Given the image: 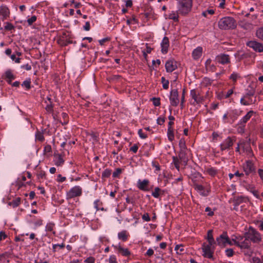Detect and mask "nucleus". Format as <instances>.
Instances as JSON below:
<instances>
[{
    "label": "nucleus",
    "mask_w": 263,
    "mask_h": 263,
    "mask_svg": "<svg viewBox=\"0 0 263 263\" xmlns=\"http://www.w3.org/2000/svg\"><path fill=\"white\" fill-rule=\"evenodd\" d=\"M233 93V90L232 89H229L227 92H225L223 94V98L224 99H227L229 98Z\"/></svg>",
    "instance_id": "49530a36"
},
{
    "label": "nucleus",
    "mask_w": 263,
    "mask_h": 263,
    "mask_svg": "<svg viewBox=\"0 0 263 263\" xmlns=\"http://www.w3.org/2000/svg\"><path fill=\"white\" fill-rule=\"evenodd\" d=\"M227 112L229 119V123L232 124L237 118V111L236 110H230Z\"/></svg>",
    "instance_id": "412c9836"
},
{
    "label": "nucleus",
    "mask_w": 263,
    "mask_h": 263,
    "mask_svg": "<svg viewBox=\"0 0 263 263\" xmlns=\"http://www.w3.org/2000/svg\"><path fill=\"white\" fill-rule=\"evenodd\" d=\"M149 181L147 179L143 180H139L137 182V187L139 189L143 191H148L149 190L148 185Z\"/></svg>",
    "instance_id": "2eb2a0df"
},
{
    "label": "nucleus",
    "mask_w": 263,
    "mask_h": 263,
    "mask_svg": "<svg viewBox=\"0 0 263 263\" xmlns=\"http://www.w3.org/2000/svg\"><path fill=\"white\" fill-rule=\"evenodd\" d=\"M36 20V17L35 15L32 16L27 20V23L29 25H31Z\"/></svg>",
    "instance_id": "09e8293b"
},
{
    "label": "nucleus",
    "mask_w": 263,
    "mask_h": 263,
    "mask_svg": "<svg viewBox=\"0 0 263 263\" xmlns=\"http://www.w3.org/2000/svg\"><path fill=\"white\" fill-rule=\"evenodd\" d=\"M190 95L191 98V103L193 105H200L205 101V97L201 89L195 88L191 90Z\"/></svg>",
    "instance_id": "f03ea898"
},
{
    "label": "nucleus",
    "mask_w": 263,
    "mask_h": 263,
    "mask_svg": "<svg viewBox=\"0 0 263 263\" xmlns=\"http://www.w3.org/2000/svg\"><path fill=\"white\" fill-rule=\"evenodd\" d=\"M55 228V224L53 222H48L45 227V230L46 232H51L53 235L55 234V231L54 230Z\"/></svg>",
    "instance_id": "393cba45"
},
{
    "label": "nucleus",
    "mask_w": 263,
    "mask_h": 263,
    "mask_svg": "<svg viewBox=\"0 0 263 263\" xmlns=\"http://www.w3.org/2000/svg\"><path fill=\"white\" fill-rule=\"evenodd\" d=\"M205 172L211 176H215L218 173V171L213 167L207 168Z\"/></svg>",
    "instance_id": "7c9ffc66"
},
{
    "label": "nucleus",
    "mask_w": 263,
    "mask_h": 263,
    "mask_svg": "<svg viewBox=\"0 0 263 263\" xmlns=\"http://www.w3.org/2000/svg\"><path fill=\"white\" fill-rule=\"evenodd\" d=\"M153 104L156 106H159L160 105V99L158 98H153Z\"/></svg>",
    "instance_id": "0e129e2a"
},
{
    "label": "nucleus",
    "mask_w": 263,
    "mask_h": 263,
    "mask_svg": "<svg viewBox=\"0 0 263 263\" xmlns=\"http://www.w3.org/2000/svg\"><path fill=\"white\" fill-rule=\"evenodd\" d=\"M35 140L40 142H42L44 140V137L43 133L37 131L35 133Z\"/></svg>",
    "instance_id": "f704fd0d"
},
{
    "label": "nucleus",
    "mask_w": 263,
    "mask_h": 263,
    "mask_svg": "<svg viewBox=\"0 0 263 263\" xmlns=\"http://www.w3.org/2000/svg\"><path fill=\"white\" fill-rule=\"evenodd\" d=\"M142 218L143 220L147 221V222L151 220V218H150L149 215L147 213L143 214L142 216Z\"/></svg>",
    "instance_id": "bf43d9fd"
},
{
    "label": "nucleus",
    "mask_w": 263,
    "mask_h": 263,
    "mask_svg": "<svg viewBox=\"0 0 263 263\" xmlns=\"http://www.w3.org/2000/svg\"><path fill=\"white\" fill-rule=\"evenodd\" d=\"M5 77L6 79L10 80H13L15 78V76L12 72L11 70L10 69L7 70L5 72Z\"/></svg>",
    "instance_id": "2f4dec72"
},
{
    "label": "nucleus",
    "mask_w": 263,
    "mask_h": 263,
    "mask_svg": "<svg viewBox=\"0 0 263 263\" xmlns=\"http://www.w3.org/2000/svg\"><path fill=\"white\" fill-rule=\"evenodd\" d=\"M240 76L237 73L233 72L230 77V79L232 80L233 81L236 82Z\"/></svg>",
    "instance_id": "a18cd8bd"
},
{
    "label": "nucleus",
    "mask_w": 263,
    "mask_h": 263,
    "mask_svg": "<svg viewBox=\"0 0 263 263\" xmlns=\"http://www.w3.org/2000/svg\"><path fill=\"white\" fill-rule=\"evenodd\" d=\"M58 182H63L66 180V177H62L61 175H59L58 176Z\"/></svg>",
    "instance_id": "338daca9"
},
{
    "label": "nucleus",
    "mask_w": 263,
    "mask_h": 263,
    "mask_svg": "<svg viewBox=\"0 0 263 263\" xmlns=\"http://www.w3.org/2000/svg\"><path fill=\"white\" fill-rule=\"evenodd\" d=\"M242 149L244 152H246V154L248 155L249 157H251L253 156L252 150L251 149L250 146L246 144L245 142V144L243 145Z\"/></svg>",
    "instance_id": "cd10ccee"
},
{
    "label": "nucleus",
    "mask_w": 263,
    "mask_h": 263,
    "mask_svg": "<svg viewBox=\"0 0 263 263\" xmlns=\"http://www.w3.org/2000/svg\"><path fill=\"white\" fill-rule=\"evenodd\" d=\"M226 254L228 257H231L233 255L234 252L232 249H228L225 251Z\"/></svg>",
    "instance_id": "6e6d98bb"
},
{
    "label": "nucleus",
    "mask_w": 263,
    "mask_h": 263,
    "mask_svg": "<svg viewBox=\"0 0 263 263\" xmlns=\"http://www.w3.org/2000/svg\"><path fill=\"white\" fill-rule=\"evenodd\" d=\"M10 15L9 9L5 6L0 7V16H2L3 20L7 19Z\"/></svg>",
    "instance_id": "6ab92c4d"
},
{
    "label": "nucleus",
    "mask_w": 263,
    "mask_h": 263,
    "mask_svg": "<svg viewBox=\"0 0 263 263\" xmlns=\"http://www.w3.org/2000/svg\"><path fill=\"white\" fill-rule=\"evenodd\" d=\"M30 84L31 81L30 80H29L24 81L22 83V86L26 87L27 89H29L30 88Z\"/></svg>",
    "instance_id": "de8ad7c7"
},
{
    "label": "nucleus",
    "mask_w": 263,
    "mask_h": 263,
    "mask_svg": "<svg viewBox=\"0 0 263 263\" xmlns=\"http://www.w3.org/2000/svg\"><path fill=\"white\" fill-rule=\"evenodd\" d=\"M218 26L221 29H233L236 27L237 23L232 17L226 16L219 21Z\"/></svg>",
    "instance_id": "7ed1b4c3"
},
{
    "label": "nucleus",
    "mask_w": 263,
    "mask_h": 263,
    "mask_svg": "<svg viewBox=\"0 0 263 263\" xmlns=\"http://www.w3.org/2000/svg\"><path fill=\"white\" fill-rule=\"evenodd\" d=\"M95 258L92 256H90V257L87 258L84 260V262L86 263H95Z\"/></svg>",
    "instance_id": "13d9d810"
},
{
    "label": "nucleus",
    "mask_w": 263,
    "mask_h": 263,
    "mask_svg": "<svg viewBox=\"0 0 263 263\" xmlns=\"http://www.w3.org/2000/svg\"><path fill=\"white\" fill-rule=\"evenodd\" d=\"M245 144V141L243 140L240 141L237 144V147L236 148V151L239 152L240 147H243V145Z\"/></svg>",
    "instance_id": "603ef678"
},
{
    "label": "nucleus",
    "mask_w": 263,
    "mask_h": 263,
    "mask_svg": "<svg viewBox=\"0 0 263 263\" xmlns=\"http://www.w3.org/2000/svg\"><path fill=\"white\" fill-rule=\"evenodd\" d=\"M108 261L109 263H118L116 257L115 255L110 256Z\"/></svg>",
    "instance_id": "5fc2aeb1"
},
{
    "label": "nucleus",
    "mask_w": 263,
    "mask_h": 263,
    "mask_svg": "<svg viewBox=\"0 0 263 263\" xmlns=\"http://www.w3.org/2000/svg\"><path fill=\"white\" fill-rule=\"evenodd\" d=\"M165 121V119L163 117H159L157 120V122L159 125H162Z\"/></svg>",
    "instance_id": "052dcab7"
},
{
    "label": "nucleus",
    "mask_w": 263,
    "mask_h": 263,
    "mask_svg": "<svg viewBox=\"0 0 263 263\" xmlns=\"http://www.w3.org/2000/svg\"><path fill=\"white\" fill-rule=\"evenodd\" d=\"M222 121L224 123H229V119L228 116V112L227 111L222 117Z\"/></svg>",
    "instance_id": "864d4df0"
},
{
    "label": "nucleus",
    "mask_w": 263,
    "mask_h": 263,
    "mask_svg": "<svg viewBox=\"0 0 263 263\" xmlns=\"http://www.w3.org/2000/svg\"><path fill=\"white\" fill-rule=\"evenodd\" d=\"M247 45L257 52H263V45L260 43L256 41H250L247 43Z\"/></svg>",
    "instance_id": "ddd939ff"
},
{
    "label": "nucleus",
    "mask_w": 263,
    "mask_h": 263,
    "mask_svg": "<svg viewBox=\"0 0 263 263\" xmlns=\"http://www.w3.org/2000/svg\"><path fill=\"white\" fill-rule=\"evenodd\" d=\"M216 246V242L211 243L204 242L202 245V250L203 252V255L204 257L211 258L213 257V254L214 252Z\"/></svg>",
    "instance_id": "20e7f679"
},
{
    "label": "nucleus",
    "mask_w": 263,
    "mask_h": 263,
    "mask_svg": "<svg viewBox=\"0 0 263 263\" xmlns=\"http://www.w3.org/2000/svg\"><path fill=\"white\" fill-rule=\"evenodd\" d=\"M161 82L162 83L163 88L164 89H167L168 88L169 81L166 80L164 77H162Z\"/></svg>",
    "instance_id": "4c0bfd02"
},
{
    "label": "nucleus",
    "mask_w": 263,
    "mask_h": 263,
    "mask_svg": "<svg viewBox=\"0 0 263 263\" xmlns=\"http://www.w3.org/2000/svg\"><path fill=\"white\" fill-rule=\"evenodd\" d=\"M179 13L176 11H172L168 15V18L170 20H173L174 22H177L178 21Z\"/></svg>",
    "instance_id": "b1692460"
},
{
    "label": "nucleus",
    "mask_w": 263,
    "mask_h": 263,
    "mask_svg": "<svg viewBox=\"0 0 263 263\" xmlns=\"http://www.w3.org/2000/svg\"><path fill=\"white\" fill-rule=\"evenodd\" d=\"M163 191L161 190L159 187H156L152 192V195L155 198H158L160 195L163 194Z\"/></svg>",
    "instance_id": "a878e982"
},
{
    "label": "nucleus",
    "mask_w": 263,
    "mask_h": 263,
    "mask_svg": "<svg viewBox=\"0 0 263 263\" xmlns=\"http://www.w3.org/2000/svg\"><path fill=\"white\" fill-rule=\"evenodd\" d=\"M180 160H179V159H178L177 158H176L175 157H173V162L174 163V165H175V167L178 170H179V161Z\"/></svg>",
    "instance_id": "8fccbe9b"
},
{
    "label": "nucleus",
    "mask_w": 263,
    "mask_h": 263,
    "mask_svg": "<svg viewBox=\"0 0 263 263\" xmlns=\"http://www.w3.org/2000/svg\"><path fill=\"white\" fill-rule=\"evenodd\" d=\"M247 99L245 98V96H244L241 99H240V103L243 105H249L251 104H252L254 103L256 101V100L254 99V101H252L251 100H246Z\"/></svg>",
    "instance_id": "c756f323"
},
{
    "label": "nucleus",
    "mask_w": 263,
    "mask_h": 263,
    "mask_svg": "<svg viewBox=\"0 0 263 263\" xmlns=\"http://www.w3.org/2000/svg\"><path fill=\"white\" fill-rule=\"evenodd\" d=\"M116 251V252L119 254H120L125 257H128L130 255V252L127 248L123 247L120 243L118 245H112Z\"/></svg>",
    "instance_id": "6e6552de"
},
{
    "label": "nucleus",
    "mask_w": 263,
    "mask_h": 263,
    "mask_svg": "<svg viewBox=\"0 0 263 263\" xmlns=\"http://www.w3.org/2000/svg\"><path fill=\"white\" fill-rule=\"evenodd\" d=\"M179 145L180 148V151H186L185 142L184 139H180L179 143Z\"/></svg>",
    "instance_id": "79ce46f5"
},
{
    "label": "nucleus",
    "mask_w": 263,
    "mask_h": 263,
    "mask_svg": "<svg viewBox=\"0 0 263 263\" xmlns=\"http://www.w3.org/2000/svg\"><path fill=\"white\" fill-rule=\"evenodd\" d=\"M233 245L239 247L241 249H248L247 253L245 254L251 255L252 252L250 249L251 246V242L245 235V236H236L235 238L232 239Z\"/></svg>",
    "instance_id": "f257e3e1"
},
{
    "label": "nucleus",
    "mask_w": 263,
    "mask_h": 263,
    "mask_svg": "<svg viewBox=\"0 0 263 263\" xmlns=\"http://www.w3.org/2000/svg\"><path fill=\"white\" fill-rule=\"evenodd\" d=\"M238 127H237V132L238 133L242 134L245 132V124L243 125H239Z\"/></svg>",
    "instance_id": "3c124183"
},
{
    "label": "nucleus",
    "mask_w": 263,
    "mask_h": 263,
    "mask_svg": "<svg viewBox=\"0 0 263 263\" xmlns=\"http://www.w3.org/2000/svg\"><path fill=\"white\" fill-rule=\"evenodd\" d=\"M129 236V234L126 230H123L118 234V238L119 240L126 241Z\"/></svg>",
    "instance_id": "4be33fe9"
},
{
    "label": "nucleus",
    "mask_w": 263,
    "mask_h": 263,
    "mask_svg": "<svg viewBox=\"0 0 263 263\" xmlns=\"http://www.w3.org/2000/svg\"><path fill=\"white\" fill-rule=\"evenodd\" d=\"M111 174V170L110 169H105L102 174V177L103 178H108Z\"/></svg>",
    "instance_id": "c9c22d12"
},
{
    "label": "nucleus",
    "mask_w": 263,
    "mask_h": 263,
    "mask_svg": "<svg viewBox=\"0 0 263 263\" xmlns=\"http://www.w3.org/2000/svg\"><path fill=\"white\" fill-rule=\"evenodd\" d=\"M246 235L251 241L254 243L259 242L261 240V237L260 233L252 228H250L248 232L246 233Z\"/></svg>",
    "instance_id": "423d86ee"
},
{
    "label": "nucleus",
    "mask_w": 263,
    "mask_h": 263,
    "mask_svg": "<svg viewBox=\"0 0 263 263\" xmlns=\"http://www.w3.org/2000/svg\"><path fill=\"white\" fill-rule=\"evenodd\" d=\"M167 135L168 140L170 141H172L174 140V135L173 133V130L172 127H168Z\"/></svg>",
    "instance_id": "72a5a7b5"
},
{
    "label": "nucleus",
    "mask_w": 263,
    "mask_h": 263,
    "mask_svg": "<svg viewBox=\"0 0 263 263\" xmlns=\"http://www.w3.org/2000/svg\"><path fill=\"white\" fill-rule=\"evenodd\" d=\"M206 239L208 242H210V244H211V243H213L214 242H216L213 237V231L212 230H210L208 231Z\"/></svg>",
    "instance_id": "c85d7f7f"
},
{
    "label": "nucleus",
    "mask_w": 263,
    "mask_h": 263,
    "mask_svg": "<svg viewBox=\"0 0 263 263\" xmlns=\"http://www.w3.org/2000/svg\"><path fill=\"white\" fill-rule=\"evenodd\" d=\"M138 133L139 137L142 139H145L147 137L146 134L143 133L141 129L138 130Z\"/></svg>",
    "instance_id": "4d7b16f0"
},
{
    "label": "nucleus",
    "mask_w": 263,
    "mask_h": 263,
    "mask_svg": "<svg viewBox=\"0 0 263 263\" xmlns=\"http://www.w3.org/2000/svg\"><path fill=\"white\" fill-rule=\"evenodd\" d=\"M82 194V189L79 185H76L71 188L66 193V199H72L76 197L81 196Z\"/></svg>",
    "instance_id": "0eeeda50"
},
{
    "label": "nucleus",
    "mask_w": 263,
    "mask_h": 263,
    "mask_svg": "<svg viewBox=\"0 0 263 263\" xmlns=\"http://www.w3.org/2000/svg\"><path fill=\"white\" fill-rule=\"evenodd\" d=\"M169 46L170 43L168 39L166 36L164 37L161 43V52L164 54L166 53L168 51Z\"/></svg>",
    "instance_id": "f3484780"
},
{
    "label": "nucleus",
    "mask_w": 263,
    "mask_h": 263,
    "mask_svg": "<svg viewBox=\"0 0 263 263\" xmlns=\"http://www.w3.org/2000/svg\"><path fill=\"white\" fill-rule=\"evenodd\" d=\"M93 204L96 210L99 211V208L102 205L103 203L100 200L97 199L94 201Z\"/></svg>",
    "instance_id": "ea45409f"
},
{
    "label": "nucleus",
    "mask_w": 263,
    "mask_h": 263,
    "mask_svg": "<svg viewBox=\"0 0 263 263\" xmlns=\"http://www.w3.org/2000/svg\"><path fill=\"white\" fill-rule=\"evenodd\" d=\"M122 170L120 168H117L112 173V177L114 178H118L119 175L122 173Z\"/></svg>",
    "instance_id": "a19ab883"
},
{
    "label": "nucleus",
    "mask_w": 263,
    "mask_h": 263,
    "mask_svg": "<svg viewBox=\"0 0 263 263\" xmlns=\"http://www.w3.org/2000/svg\"><path fill=\"white\" fill-rule=\"evenodd\" d=\"M54 161L55 165L57 166L62 165L64 162L62 156L60 155L55 156Z\"/></svg>",
    "instance_id": "bb28decb"
},
{
    "label": "nucleus",
    "mask_w": 263,
    "mask_h": 263,
    "mask_svg": "<svg viewBox=\"0 0 263 263\" xmlns=\"http://www.w3.org/2000/svg\"><path fill=\"white\" fill-rule=\"evenodd\" d=\"M175 250L177 253L181 254L184 251V247L182 245H176L175 248Z\"/></svg>",
    "instance_id": "58836bf2"
},
{
    "label": "nucleus",
    "mask_w": 263,
    "mask_h": 263,
    "mask_svg": "<svg viewBox=\"0 0 263 263\" xmlns=\"http://www.w3.org/2000/svg\"><path fill=\"white\" fill-rule=\"evenodd\" d=\"M214 13V10L213 9H209L203 11L202 13V15L204 17H207L208 14L212 15Z\"/></svg>",
    "instance_id": "c03bdc74"
},
{
    "label": "nucleus",
    "mask_w": 263,
    "mask_h": 263,
    "mask_svg": "<svg viewBox=\"0 0 263 263\" xmlns=\"http://www.w3.org/2000/svg\"><path fill=\"white\" fill-rule=\"evenodd\" d=\"M202 48L200 46L197 47L192 52V57L195 60H198L202 55Z\"/></svg>",
    "instance_id": "aec40b11"
},
{
    "label": "nucleus",
    "mask_w": 263,
    "mask_h": 263,
    "mask_svg": "<svg viewBox=\"0 0 263 263\" xmlns=\"http://www.w3.org/2000/svg\"><path fill=\"white\" fill-rule=\"evenodd\" d=\"M255 91L254 90H251L249 91L245 95V98H248V97H252L254 95Z\"/></svg>",
    "instance_id": "e2e57ef3"
},
{
    "label": "nucleus",
    "mask_w": 263,
    "mask_h": 263,
    "mask_svg": "<svg viewBox=\"0 0 263 263\" xmlns=\"http://www.w3.org/2000/svg\"><path fill=\"white\" fill-rule=\"evenodd\" d=\"M216 61L221 64L224 65L230 63V57L228 54L221 53L215 58Z\"/></svg>",
    "instance_id": "9d476101"
},
{
    "label": "nucleus",
    "mask_w": 263,
    "mask_h": 263,
    "mask_svg": "<svg viewBox=\"0 0 263 263\" xmlns=\"http://www.w3.org/2000/svg\"><path fill=\"white\" fill-rule=\"evenodd\" d=\"M165 67L167 72H172L177 69V63L173 59H170L166 62Z\"/></svg>",
    "instance_id": "9b49d317"
},
{
    "label": "nucleus",
    "mask_w": 263,
    "mask_h": 263,
    "mask_svg": "<svg viewBox=\"0 0 263 263\" xmlns=\"http://www.w3.org/2000/svg\"><path fill=\"white\" fill-rule=\"evenodd\" d=\"M217 245L220 247H226L227 245H233V241L230 240L227 232H224L216 238Z\"/></svg>",
    "instance_id": "39448f33"
},
{
    "label": "nucleus",
    "mask_w": 263,
    "mask_h": 263,
    "mask_svg": "<svg viewBox=\"0 0 263 263\" xmlns=\"http://www.w3.org/2000/svg\"><path fill=\"white\" fill-rule=\"evenodd\" d=\"M154 250L152 249L149 248V249H148V250L146 252V255H147L148 256H151L154 254Z\"/></svg>",
    "instance_id": "774afa93"
},
{
    "label": "nucleus",
    "mask_w": 263,
    "mask_h": 263,
    "mask_svg": "<svg viewBox=\"0 0 263 263\" xmlns=\"http://www.w3.org/2000/svg\"><path fill=\"white\" fill-rule=\"evenodd\" d=\"M255 114L253 110L249 111L245 116H243L239 121V125H243L250 119L252 116Z\"/></svg>",
    "instance_id": "a211bd4d"
},
{
    "label": "nucleus",
    "mask_w": 263,
    "mask_h": 263,
    "mask_svg": "<svg viewBox=\"0 0 263 263\" xmlns=\"http://www.w3.org/2000/svg\"><path fill=\"white\" fill-rule=\"evenodd\" d=\"M233 142L230 137H227L220 145L221 150L224 151L229 149L233 145Z\"/></svg>",
    "instance_id": "4468645a"
},
{
    "label": "nucleus",
    "mask_w": 263,
    "mask_h": 263,
    "mask_svg": "<svg viewBox=\"0 0 263 263\" xmlns=\"http://www.w3.org/2000/svg\"><path fill=\"white\" fill-rule=\"evenodd\" d=\"M36 176L37 179L41 181V180H43L45 178L46 173L42 170L38 171L36 173Z\"/></svg>",
    "instance_id": "473e14b6"
},
{
    "label": "nucleus",
    "mask_w": 263,
    "mask_h": 263,
    "mask_svg": "<svg viewBox=\"0 0 263 263\" xmlns=\"http://www.w3.org/2000/svg\"><path fill=\"white\" fill-rule=\"evenodd\" d=\"M246 200V198L240 196L236 198L235 200V203L236 205H239L240 203H242L245 200Z\"/></svg>",
    "instance_id": "37998d69"
},
{
    "label": "nucleus",
    "mask_w": 263,
    "mask_h": 263,
    "mask_svg": "<svg viewBox=\"0 0 263 263\" xmlns=\"http://www.w3.org/2000/svg\"><path fill=\"white\" fill-rule=\"evenodd\" d=\"M243 169L246 175H249L255 171V167L251 160H247L243 163Z\"/></svg>",
    "instance_id": "f8f14e48"
},
{
    "label": "nucleus",
    "mask_w": 263,
    "mask_h": 263,
    "mask_svg": "<svg viewBox=\"0 0 263 263\" xmlns=\"http://www.w3.org/2000/svg\"><path fill=\"white\" fill-rule=\"evenodd\" d=\"M195 189L202 196H207L210 192V189L209 187L204 189L203 186L200 184L195 185Z\"/></svg>",
    "instance_id": "dca6fc26"
},
{
    "label": "nucleus",
    "mask_w": 263,
    "mask_h": 263,
    "mask_svg": "<svg viewBox=\"0 0 263 263\" xmlns=\"http://www.w3.org/2000/svg\"><path fill=\"white\" fill-rule=\"evenodd\" d=\"M256 36L263 41V27L260 28L256 30Z\"/></svg>",
    "instance_id": "e433bc0d"
},
{
    "label": "nucleus",
    "mask_w": 263,
    "mask_h": 263,
    "mask_svg": "<svg viewBox=\"0 0 263 263\" xmlns=\"http://www.w3.org/2000/svg\"><path fill=\"white\" fill-rule=\"evenodd\" d=\"M170 101L171 105L177 106L179 103V93L177 89H173L171 91Z\"/></svg>",
    "instance_id": "1a4fd4ad"
},
{
    "label": "nucleus",
    "mask_w": 263,
    "mask_h": 263,
    "mask_svg": "<svg viewBox=\"0 0 263 263\" xmlns=\"http://www.w3.org/2000/svg\"><path fill=\"white\" fill-rule=\"evenodd\" d=\"M179 160L182 162L184 165L187 164L188 161V158L186 156L185 151H180L179 154Z\"/></svg>",
    "instance_id": "5701e85b"
},
{
    "label": "nucleus",
    "mask_w": 263,
    "mask_h": 263,
    "mask_svg": "<svg viewBox=\"0 0 263 263\" xmlns=\"http://www.w3.org/2000/svg\"><path fill=\"white\" fill-rule=\"evenodd\" d=\"M5 29L8 30H11L14 28V26L12 25V24L10 23H7L6 25L5 26Z\"/></svg>",
    "instance_id": "680f3d73"
},
{
    "label": "nucleus",
    "mask_w": 263,
    "mask_h": 263,
    "mask_svg": "<svg viewBox=\"0 0 263 263\" xmlns=\"http://www.w3.org/2000/svg\"><path fill=\"white\" fill-rule=\"evenodd\" d=\"M138 149V146L136 144H134L133 146L130 148V151L134 153H136Z\"/></svg>",
    "instance_id": "69168bd1"
}]
</instances>
